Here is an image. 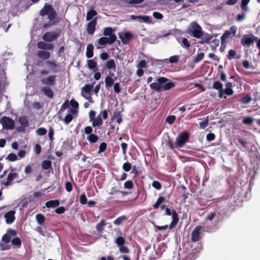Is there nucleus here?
Segmentation results:
<instances>
[{"mask_svg": "<svg viewBox=\"0 0 260 260\" xmlns=\"http://www.w3.org/2000/svg\"><path fill=\"white\" fill-rule=\"evenodd\" d=\"M168 80V79L164 77L157 78V82L151 83L150 87L151 89L158 92L170 90L175 87V84L173 82L166 83Z\"/></svg>", "mask_w": 260, "mask_h": 260, "instance_id": "nucleus-1", "label": "nucleus"}, {"mask_svg": "<svg viewBox=\"0 0 260 260\" xmlns=\"http://www.w3.org/2000/svg\"><path fill=\"white\" fill-rule=\"evenodd\" d=\"M189 139V134L187 132L181 133L176 138L175 144L171 139H169L167 145L173 150L175 148H182L188 142Z\"/></svg>", "mask_w": 260, "mask_h": 260, "instance_id": "nucleus-2", "label": "nucleus"}, {"mask_svg": "<svg viewBox=\"0 0 260 260\" xmlns=\"http://www.w3.org/2000/svg\"><path fill=\"white\" fill-rule=\"evenodd\" d=\"M196 38H200L203 35L201 26L196 21L192 22L186 31Z\"/></svg>", "mask_w": 260, "mask_h": 260, "instance_id": "nucleus-3", "label": "nucleus"}, {"mask_svg": "<svg viewBox=\"0 0 260 260\" xmlns=\"http://www.w3.org/2000/svg\"><path fill=\"white\" fill-rule=\"evenodd\" d=\"M39 15L41 16L47 15L48 19L52 21L56 18L57 13L52 5L46 4L40 11Z\"/></svg>", "mask_w": 260, "mask_h": 260, "instance_id": "nucleus-4", "label": "nucleus"}, {"mask_svg": "<svg viewBox=\"0 0 260 260\" xmlns=\"http://www.w3.org/2000/svg\"><path fill=\"white\" fill-rule=\"evenodd\" d=\"M61 30L56 29L55 31L45 32L42 36V39L45 42H51L58 39L60 35Z\"/></svg>", "mask_w": 260, "mask_h": 260, "instance_id": "nucleus-5", "label": "nucleus"}, {"mask_svg": "<svg viewBox=\"0 0 260 260\" xmlns=\"http://www.w3.org/2000/svg\"><path fill=\"white\" fill-rule=\"evenodd\" d=\"M0 123L2 124L3 128L6 129H13L14 128V121L10 117L3 116L0 119Z\"/></svg>", "mask_w": 260, "mask_h": 260, "instance_id": "nucleus-6", "label": "nucleus"}, {"mask_svg": "<svg viewBox=\"0 0 260 260\" xmlns=\"http://www.w3.org/2000/svg\"><path fill=\"white\" fill-rule=\"evenodd\" d=\"M257 40V37L252 35L250 37L247 35H244L241 40V44L246 47H250L254 42Z\"/></svg>", "mask_w": 260, "mask_h": 260, "instance_id": "nucleus-7", "label": "nucleus"}, {"mask_svg": "<svg viewBox=\"0 0 260 260\" xmlns=\"http://www.w3.org/2000/svg\"><path fill=\"white\" fill-rule=\"evenodd\" d=\"M237 26L233 25L230 27V30H226L220 37L221 43L225 42L228 38L234 37L237 32Z\"/></svg>", "mask_w": 260, "mask_h": 260, "instance_id": "nucleus-8", "label": "nucleus"}, {"mask_svg": "<svg viewBox=\"0 0 260 260\" xmlns=\"http://www.w3.org/2000/svg\"><path fill=\"white\" fill-rule=\"evenodd\" d=\"M203 227L201 225H198L195 227L191 233V241L192 242H196L199 241L201 238L200 235L201 230Z\"/></svg>", "mask_w": 260, "mask_h": 260, "instance_id": "nucleus-9", "label": "nucleus"}, {"mask_svg": "<svg viewBox=\"0 0 260 260\" xmlns=\"http://www.w3.org/2000/svg\"><path fill=\"white\" fill-rule=\"evenodd\" d=\"M116 40V36L113 35L111 37H103L98 40V43L101 45H105L107 44H112Z\"/></svg>", "mask_w": 260, "mask_h": 260, "instance_id": "nucleus-10", "label": "nucleus"}, {"mask_svg": "<svg viewBox=\"0 0 260 260\" xmlns=\"http://www.w3.org/2000/svg\"><path fill=\"white\" fill-rule=\"evenodd\" d=\"M97 18L95 17L92 20H91L87 25V32L89 35H93L95 30V26L97 24Z\"/></svg>", "mask_w": 260, "mask_h": 260, "instance_id": "nucleus-11", "label": "nucleus"}, {"mask_svg": "<svg viewBox=\"0 0 260 260\" xmlns=\"http://www.w3.org/2000/svg\"><path fill=\"white\" fill-rule=\"evenodd\" d=\"M55 75H51L46 78H42L41 82L43 85L52 86L55 83Z\"/></svg>", "mask_w": 260, "mask_h": 260, "instance_id": "nucleus-12", "label": "nucleus"}, {"mask_svg": "<svg viewBox=\"0 0 260 260\" xmlns=\"http://www.w3.org/2000/svg\"><path fill=\"white\" fill-rule=\"evenodd\" d=\"M119 36L122 44L124 45L128 44L133 38V34L129 32H124L123 34H119Z\"/></svg>", "mask_w": 260, "mask_h": 260, "instance_id": "nucleus-13", "label": "nucleus"}, {"mask_svg": "<svg viewBox=\"0 0 260 260\" xmlns=\"http://www.w3.org/2000/svg\"><path fill=\"white\" fill-rule=\"evenodd\" d=\"M130 18L132 20H136L138 19L139 20V21L140 22H144L145 23L150 24L152 23V21L148 16H143V15H140V16H136V15H131Z\"/></svg>", "mask_w": 260, "mask_h": 260, "instance_id": "nucleus-14", "label": "nucleus"}, {"mask_svg": "<svg viewBox=\"0 0 260 260\" xmlns=\"http://www.w3.org/2000/svg\"><path fill=\"white\" fill-rule=\"evenodd\" d=\"M19 177V175L17 173H10L7 177V181L3 183V184L5 186H9L13 181L17 179Z\"/></svg>", "mask_w": 260, "mask_h": 260, "instance_id": "nucleus-15", "label": "nucleus"}, {"mask_svg": "<svg viewBox=\"0 0 260 260\" xmlns=\"http://www.w3.org/2000/svg\"><path fill=\"white\" fill-rule=\"evenodd\" d=\"M37 47L40 49H42V50H52L53 49L54 46L53 44L51 43H47L43 41H40L38 42Z\"/></svg>", "mask_w": 260, "mask_h": 260, "instance_id": "nucleus-16", "label": "nucleus"}, {"mask_svg": "<svg viewBox=\"0 0 260 260\" xmlns=\"http://www.w3.org/2000/svg\"><path fill=\"white\" fill-rule=\"evenodd\" d=\"M15 213L14 211L11 210L5 214L4 217L7 224H11L14 222L15 219Z\"/></svg>", "mask_w": 260, "mask_h": 260, "instance_id": "nucleus-17", "label": "nucleus"}, {"mask_svg": "<svg viewBox=\"0 0 260 260\" xmlns=\"http://www.w3.org/2000/svg\"><path fill=\"white\" fill-rule=\"evenodd\" d=\"M50 53L45 50H39L37 53V56L40 59L47 60L50 57Z\"/></svg>", "mask_w": 260, "mask_h": 260, "instance_id": "nucleus-18", "label": "nucleus"}, {"mask_svg": "<svg viewBox=\"0 0 260 260\" xmlns=\"http://www.w3.org/2000/svg\"><path fill=\"white\" fill-rule=\"evenodd\" d=\"M172 218L173 220L169 225L170 229L174 228L177 224L179 221L178 214L175 209L172 210Z\"/></svg>", "mask_w": 260, "mask_h": 260, "instance_id": "nucleus-19", "label": "nucleus"}, {"mask_svg": "<svg viewBox=\"0 0 260 260\" xmlns=\"http://www.w3.org/2000/svg\"><path fill=\"white\" fill-rule=\"evenodd\" d=\"M92 125L93 127L100 126L103 124V120L101 115H98L92 120Z\"/></svg>", "mask_w": 260, "mask_h": 260, "instance_id": "nucleus-20", "label": "nucleus"}, {"mask_svg": "<svg viewBox=\"0 0 260 260\" xmlns=\"http://www.w3.org/2000/svg\"><path fill=\"white\" fill-rule=\"evenodd\" d=\"M94 47L92 44H89L86 48V55L88 58H90L93 56Z\"/></svg>", "mask_w": 260, "mask_h": 260, "instance_id": "nucleus-21", "label": "nucleus"}, {"mask_svg": "<svg viewBox=\"0 0 260 260\" xmlns=\"http://www.w3.org/2000/svg\"><path fill=\"white\" fill-rule=\"evenodd\" d=\"M41 90L47 97L49 98H52L53 97L54 94L53 91L49 87L47 86L43 87Z\"/></svg>", "mask_w": 260, "mask_h": 260, "instance_id": "nucleus-22", "label": "nucleus"}, {"mask_svg": "<svg viewBox=\"0 0 260 260\" xmlns=\"http://www.w3.org/2000/svg\"><path fill=\"white\" fill-rule=\"evenodd\" d=\"M59 202L58 200H50L45 203V206L47 208H55L59 206Z\"/></svg>", "mask_w": 260, "mask_h": 260, "instance_id": "nucleus-23", "label": "nucleus"}, {"mask_svg": "<svg viewBox=\"0 0 260 260\" xmlns=\"http://www.w3.org/2000/svg\"><path fill=\"white\" fill-rule=\"evenodd\" d=\"M88 68L90 70H93L94 71L98 70L97 68V62L94 59H89L87 60Z\"/></svg>", "mask_w": 260, "mask_h": 260, "instance_id": "nucleus-24", "label": "nucleus"}, {"mask_svg": "<svg viewBox=\"0 0 260 260\" xmlns=\"http://www.w3.org/2000/svg\"><path fill=\"white\" fill-rule=\"evenodd\" d=\"M105 66L108 69H112L115 71L116 65L114 59H111L108 60L105 64Z\"/></svg>", "mask_w": 260, "mask_h": 260, "instance_id": "nucleus-25", "label": "nucleus"}, {"mask_svg": "<svg viewBox=\"0 0 260 260\" xmlns=\"http://www.w3.org/2000/svg\"><path fill=\"white\" fill-rule=\"evenodd\" d=\"M11 243L14 248H19L21 246L22 242L19 237H15L11 240Z\"/></svg>", "mask_w": 260, "mask_h": 260, "instance_id": "nucleus-26", "label": "nucleus"}, {"mask_svg": "<svg viewBox=\"0 0 260 260\" xmlns=\"http://www.w3.org/2000/svg\"><path fill=\"white\" fill-rule=\"evenodd\" d=\"M93 87V85L88 84H85L81 89L82 94H83L84 93L90 94Z\"/></svg>", "mask_w": 260, "mask_h": 260, "instance_id": "nucleus-27", "label": "nucleus"}, {"mask_svg": "<svg viewBox=\"0 0 260 260\" xmlns=\"http://www.w3.org/2000/svg\"><path fill=\"white\" fill-rule=\"evenodd\" d=\"M36 219L37 223L41 225H43L46 218L44 215L41 213L37 214L36 216Z\"/></svg>", "mask_w": 260, "mask_h": 260, "instance_id": "nucleus-28", "label": "nucleus"}, {"mask_svg": "<svg viewBox=\"0 0 260 260\" xmlns=\"http://www.w3.org/2000/svg\"><path fill=\"white\" fill-rule=\"evenodd\" d=\"M106 225V220L102 219L95 226L96 231L99 233H102L104 231V228Z\"/></svg>", "mask_w": 260, "mask_h": 260, "instance_id": "nucleus-29", "label": "nucleus"}, {"mask_svg": "<svg viewBox=\"0 0 260 260\" xmlns=\"http://www.w3.org/2000/svg\"><path fill=\"white\" fill-rule=\"evenodd\" d=\"M97 12L93 9H90L87 13L86 19L87 21H89L92 20L93 17L97 15Z\"/></svg>", "mask_w": 260, "mask_h": 260, "instance_id": "nucleus-30", "label": "nucleus"}, {"mask_svg": "<svg viewBox=\"0 0 260 260\" xmlns=\"http://www.w3.org/2000/svg\"><path fill=\"white\" fill-rule=\"evenodd\" d=\"M86 139L90 143L93 144L97 142L99 139V138L98 136L92 134L87 136Z\"/></svg>", "mask_w": 260, "mask_h": 260, "instance_id": "nucleus-31", "label": "nucleus"}, {"mask_svg": "<svg viewBox=\"0 0 260 260\" xmlns=\"http://www.w3.org/2000/svg\"><path fill=\"white\" fill-rule=\"evenodd\" d=\"M127 219V217L125 215L121 216L117 218L114 221L113 223L116 225H120L122 223Z\"/></svg>", "mask_w": 260, "mask_h": 260, "instance_id": "nucleus-32", "label": "nucleus"}, {"mask_svg": "<svg viewBox=\"0 0 260 260\" xmlns=\"http://www.w3.org/2000/svg\"><path fill=\"white\" fill-rule=\"evenodd\" d=\"M166 201V198L163 196H160L158 198L156 202L153 205V208L157 209L160 206V204Z\"/></svg>", "mask_w": 260, "mask_h": 260, "instance_id": "nucleus-33", "label": "nucleus"}, {"mask_svg": "<svg viewBox=\"0 0 260 260\" xmlns=\"http://www.w3.org/2000/svg\"><path fill=\"white\" fill-rule=\"evenodd\" d=\"M111 119L112 120L116 119L117 122L120 124L122 121V115L121 114L120 112H115Z\"/></svg>", "mask_w": 260, "mask_h": 260, "instance_id": "nucleus-34", "label": "nucleus"}, {"mask_svg": "<svg viewBox=\"0 0 260 260\" xmlns=\"http://www.w3.org/2000/svg\"><path fill=\"white\" fill-rule=\"evenodd\" d=\"M113 31L114 30L112 28L110 27H107L104 28L103 35L105 36H109V37H111V36L116 35L115 34H113Z\"/></svg>", "mask_w": 260, "mask_h": 260, "instance_id": "nucleus-35", "label": "nucleus"}, {"mask_svg": "<svg viewBox=\"0 0 260 260\" xmlns=\"http://www.w3.org/2000/svg\"><path fill=\"white\" fill-rule=\"evenodd\" d=\"M47 66L51 70L54 71L57 67V63L54 60H47L45 61Z\"/></svg>", "mask_w": 260, "mask_h": 260, "instance_id": "nucleus-36", "label": "nucleus"}, {"mask_svg": "<svg viewBox=\"0 0 260 260\" xmlns=\"http://www.w3.org/2000/svg\"><path fill=\"white\" fill-rule=\"evenodd\" d=\"M105 82L106 87H111L114 84V80L111 78V77L109 76H107L105 78Z\"/></svg>", "mask_w": 260, "mask_h": 260, "instance_id": "nucleus-37", "label": "nucleus"}, {"mask_svg": "<svg viewBox=\"0 0 260 260\" xmlns=\"http://www.w3.org/2000/svg\"><path fill=\"white\" fill-rule=\"evenodd\" d=\"M236 55V51L234 50L231 49L229 51L228 58L230 60H231V59H233L234 58L239 59L240 58V56L239 55V56L236 57L235 56Z\"/></svg>", "mask_w": 260, "mask_h": 260, "instance_id": "nucleus-38", "label": "nucleus"}, {"mask_svg": "<svg viewBox=\"0 0 260 260\" xmlns=\"http://www.w3.org/2000/svg\"><path fill=\"white\" fill-rule=\"evenodd\" d=\"M51 162L49 160H44L42 163V167L43 170H48L51 168Z\"/></svg>", "mask_w": 260, "mask_h": 260, "instance_id": "nucleus-39", "label": "nucleus"}, {"mask_svg": "<svg viewBox=\"0 0 260 260\" xmlns=\"http://www.w3.org/2000/svg\"><path fill=\"white\" fill-rule=\"evenodd\" d=\"M115 243L119 247L120 246H122L124 245L125 243V240L124 238L121 236H118L115 240Z\"/></svg>", "mask_w": 260, "mask_h": 260, "instance_id": "nucleus-40", "label": "nucleus"}, {"mask_svg": "<svg viewBox=\"0 0 260 260\" xmlns=\"http://www.w3.org/2000/svg\"><path fill=\"white\" fill-rule=\"evenodd\" d=\"M204 57V53L203 52L198 53L196 56L195 58L193 59V62L195 63H198L201 60H202Z\"/></svg>", "mask_w": 260, "mask_h": 260, "instance_id": "nucleus-41", "label": "nucleus"}, {"mask_svg": "<svg viewBox=\"0 0 260 260\" xmlns=\"http://www.w3.org/2000/svg\"><path fill=\"white\" fill-rule=\"evenodd\" d=\"M209 122V118L208 116H207L203 121L200 122L199 123L200 126L201 128L204 129L208 125Z\"/></svg>", "mask_w": 260, "mask_h": 260, "instance_id": "nucleus-42", "label": "nucleus"}, {"mask_svg": "<svg viewBox=\"0 0 260 260\" xmlns=\"http://www.w3.org/2000/svg\"><path fill=\"white\" fill-rule=\"evenodd\" d=\"M250 0H242L241 8L243 11L245 12L248 11V8L247 7V5L248 4Z\"/></svg>", "mask_w": 260, "mask_h": 260, "instance_id": "nucleus-43", "label": "nucleus"}, {"mask_svg": "<svg viewBox=\"0 0 260 260\" xmlns=\"http://www.w3.org/2000/svg\"><path fill=\"white\" fill-rule=\"evenodd\" d=\"M73 119V115L71 114H68L65 116L63 121L66 125H68L69 124V123H70L72 121Z\"/></svg>", "mask_w": 260, "mask_h": 260, "instance_id": "nucleus-44", "label": "nucleus"}, {"mask_svg": "<svg viewBox=\"0 0 260 260\" xmlns=\"http://www.w3.org/2000/svg\"><path fill=\"white\" fill-rule=\"evenodd\" d=\"M8 244L9 243H4L1 241L0 242V249L1 250H6L10 249L11 248V246Z\"/></svg>", "mask_w": 260, "mask_h": 260, "instance_id": "nucleus-45", "label": "nucleus"}, {"mask_svg": "<svg viewBox=\"0 0 260 260\" xmlns=\"http://www.w3.org/2000/svg\"><path fill=\"white\" fill-rule=\"evenodd\" d=\"M47 129L43 127L39 128L36 130V134L39 136H44L47 134Z\"/></svg>", "mask_w": 260, "mask_h": 260, "instance_id": "nucleus-46", "label": "nucleus"}, {"mask_svg": "<svg viewBox=\"0 0 260 260\" xmlns=\"http://www.w3.org/2000/svg\"><path fill=\"white\" fill-rule=\"evenodd\" d=\"M124 187L125 189H132L134 187V184L132 181L131 180H128L125 182L124 183Z\"/></svg>", "mask_w": 260, "mask_h": 260, "instance_id": "nucleus-47", "label": "nucleus"}, {"mask_svg": "<svg viewBox=\"0 0 260 260\" xmlns=\"http://www.w3.org/2000/svg\"><path fill=\"white\" fill-rule=\"evenodd\" d=\"M222 84L218 81H215L213 83L212 88L215 89L219 90L222 88Z\"/></svg>", "mask_w": 260, "mask_h": 260, "instance_id": "nucleus-48", "label": "nucleus"}, {"mask_svg": "<svg viewBox=\"0 0 260 260\" xmlns=\"http://www.w3.org/2000/svg\"><path fill=\"white\" fill-rule=\"evenodd\" d=\"M19 122L22 126H27L28 122L25 117H22L19 118Z\"/></svg>", "mask_w": 260, "mask_h": 260, "instance_id": "nucleus-49", "label": "nucleus"}, {"mask_svg": "<svg viewBox=\"0 0 260 260\" xmlns=\"http://www.w3.org/2000/svg\"><path fill=\"white\" fill-rule=\"evenodd\" d=\"M119 251L121 253H128L129 252V248L124 245L119 246Z\"/></svg>", "mask_w": 260, "mask_h": 260, "instance_id": "nucleus-50", "label": "nucleus"}, {"mask_svg": "<svg viewBox=\"0 0 260 260\" xmlns=\"http://www.w3.org/2000/svg\"><path fill=\"white\" fill-rule=\"evenodd\" d=\"M176 119V116L175 115L168 116L166 119V122L170 124H172Z\"/></svg>", "mask_w": 260, "mask_h": 260, "instance_id": "nucleus-51", "label": "nucleus"}, {"mask_svg": "<svg viewBox=\"0 0 260 260\" xmlns=\"http://www.w3.org/2000/svg\"><path fill=\"white\" fill-rule=\"evenodd\" d=\"M6 159L10 161H14L17 159V156L15 154L11 153L8 154Z\"/></svg>", "mask_w": 260, "mask_h": 260, "instance_id": "nucleus-52", "label": "nucleus"}, {"mask_svg": "<svg viewBox=\"0 0 260 260\" xmlns=\"http://www.w3.org/2000/svg\"><path fill=\"white\" fill-rule=\"evenodd\" d=\"M253 121V118L250 117H246L243 119V123L247 125L252 124Z\"/></svg>", "mask_w": 260, "mask_h": 260, "instance_id": "nucleus-53", "label": "nucleus"}, {"mask_svg": "<svg viewBox=\"0 0 260 260\" xmlns=\"http://www.w3.org/2000/svg\"><path fill=\"white\" fill-rule=\"evenodd\" d=\"M54 134V131L52 127H50L49 129L48 137L51 142H53L54 138L53 137Z\"/></svg>", "mask_w": 260, "mask_h": 260, "instance_id": "nucleus-54", "label": "nucleus"}, {"mask_svg": "<svg viewBox=\"0 0 260 260\" xmlns=\"http://www.w3.org/2000/svg\"><path fill=\"white\" fill-rule=\"evenodd\" d=\"M216 216V213L214 211L210 213L205 218L206 221H212Z\"/></svg>", "mask_w": 260, "mask_h": 260, "instance_id": "nucleus-55", "label": "nucleus"}, {"mask_svg": "<svg viewBox=\"0 0 260 260\" xmlns=\"http://www.w3.org/2000/svg\"><path fill=\"white\" fill-rule=\"evenodd\" d=\"M80 202L82 205H85L87 204V198L85 192L82 193L80 197Z\"/></svg>", "mask_w": 260, "mask_h": 260, "instance_id": "nucleus-56", "label": "nucleus"}, {"mask_svg": "<svg viewBox=\"0 0 260 260\" xmlns=\"http://www.w3.org/2000/svg\"><path fill=\"white\" fill-rule=\"evenodd\" d=\"M122 169L125 172L129 171L132 169V165L129 162H126L123 164Z\"/></svg>", "mask_w": 260, "mask_h": 260, "instance_id": "nucleus-57", "label": "nucleus"}, {"mask_svg": "<svg viewBox=\"0 0 260 260\" xmlns=\"http://www.w3.org/2000/svg\"><path fill=\"white\" fill-rule=\"evenodd\" d=\"M11 237L8 235L7 233L4 235L2 238V241L4 243H9L11 241Z\"/></svg>", "mask_w": 260, "mask_h": 260, "instance_id": "nucleus-58", "label": "nucleus"}, {"mask_svg": "<svg viewBox=\"0 0 260 260\" xmlns=\"http://www.w3.org/2000/svg\"><path fill=\"white\" fill-rule=\"evenodd\" d=\"M107 147V145L105 142H102L101 143L99 146V153H102L104 152Z\"/></svg>", "mask_w": 260, "mask_h": 260, "instance_id": "nucleus-59", "label": "nucleus"}, {"mask_svg": "<svg viewBox=\"0 0 260 260\" xmlns=\"http://www.w3.org/2000/svg\"><path fill=\"white\" fill-rule=\"evenodd\" d=\"M152 186L153 187L155 188L157 190H159L161 188V183L158 181H154L152 183Z\"/></svg>", "mask_w": 260, "mask_h": 260, "instance_id": "nucleus-60", "label": "nucleus"}, {"mask_svg": "<svg viewBox=\"0 0 260 260\" xmlns=\"http://www.w3.org/2000/svg\"><path fill=\"white\" fill-rule=\"evenodd\" d=\"M179 58V55H174L171 56L169 59V62L172 63H177L178 61Z\"/></svg>", "mask_w": 260, "mask_h": 260, "instance_id": "nucleus-61", "label": "nucleus"}, {"mask_svg": "<svg viewBox=\"0 0 260 260\" xmlns=\"http://www.w3.org/2000/svg\"><path fill=\"white\" fill-rule=\"evenodd\" d=\"M251 101V98L250 95H247L243 97L241 100V102L243 104H248Z\"/></svg>", "mask_w": 260, "mask_h": 260, "instance_id": "nucleus-62", "label": "nucleus"}, {"mask_svg": "<svg viewBox=\"0 0 260 260\" xmlns=\"http://www.w3.org/2000/svg\"><path fill=\"white\" fill-rule=\"evenodd\" d=\"M6 233L7 234H8V235H9V236H10V237L11 236H13V237L16 236L17 234V231L12 229H9L8 230H7Z\"/></svg>", "mask_w": 260, "mask_h": 260, "instance_id": "nucleus-63", "label": "nucleus"}, {"mask_svg": "<svg viewBox=\"0 0 260 260\" xmlns=\"http://www.w3.org/2000/svg\"><path fill=\"white\" fill-rule=\"evenodd\" d=\"M84 132L86 135H88V136L92 134L93 129L91 126H87L84 127Z\"/></svg>", "mask_w": 260, "mask_h": 260, "instance_id": "nucleus-64", "label": "nucleus"}]
</instances>
